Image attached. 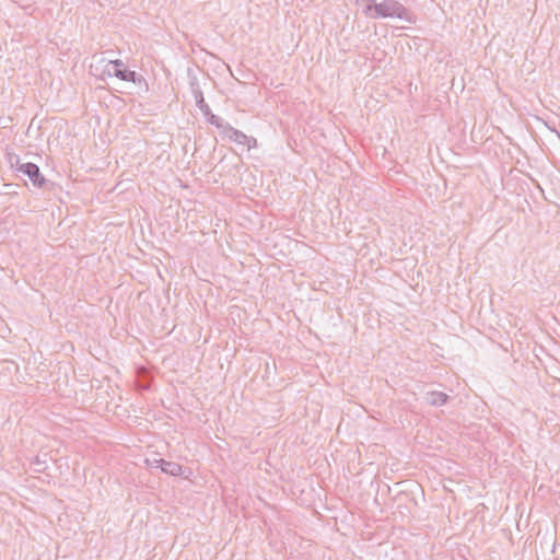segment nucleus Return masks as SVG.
I'll return each mask as SVG.
<instances>
[{
	"label": "nucleus",
	"instance_id": "1",
	"mask_svg": "<svg viewBox=\"0 0 560 560\" xmlns=\"http://www.w3.org/2000/svg\"><path fill=\"white\" fill-rule=\"evenodd\" d=\"M354 4L362 8V13L369 19L397 18L413 22L412 13L397 0H384L380 3L375 0H355Z\"/></svg>",
	"mask_w": 560,
	"mask_h": 560
},
{
	"label": "nucleus",
	"instance_id": "2",
	"mask_svg": "<svg viewBox=\"0 0 560 560\" xmlns=\"http://www.w3.org/2000/svg\"><path fill=\"white\" fill-rule=\"evenodd\" d=\"M103 75H114L121 81L131 82L135 84L145 83V80L141 74L128 69L125 62L120 59L109 60L103 70Z\"/></svg>",
	"mask_w": 560,
	"mask_h": 560
},
{
	"label": "nucleus",
	"instance_id": "3",
	"mask_svg": "<svg viewBox=\"0 0 560 560\" xmlns=\"http://www.w3.org/2000/svg\"><path fill=\"white\" fill-rule=\"evenodd\" d=\"M18 172H21L23 175L27 176L32 184L37 188H44L48 180L40 173L39 167L34 163H24L18 167Z\"/></svg>",
	"mask_w": 560,
	"mask_h": 560
},
{
	"label": "nucleus",
	"instance_id": "4",
	"mask_svg": "<svg viewBox=\"0 0 560 560\" xmlns=\"http://www.w3.org/2000/svg\"><path fill=\"white\" fill-rule=\"evenodd\" d=\"M223 136L237 144L246 145L248 150L257 147V140L254 137L245 135L243 131L233 128L231 125L228 126Z\"/></svg>",
	"mask_w": 560,
	"mask_h": 560
},
{
	"label": "nucleus",
	"instance_id": "5",
	"mask_svg": "<svg viewBox=\"0 0 560 560\" xmlns=\"http://www.w3.org/2000/svg\"><path fill=\"white\" fill-rule=\"evenodd\" d=\"M190 86H191V90H192V94H194L197 107L200 109V112L203 115H210V107L206 103L205 97H203V93L200 90L199 84L196 81V79L190 81Z\"/></svg>",
	"mask_w": 560,
	"mask_h": 560
},
{
	"label": "nucleus",
	"instance_id": "6",
	"mask_svg": "<svg viewBox=\"0 0 560 560\" xmlns=\"http://www.w3.org/2000/svg\"><path fill=\"white\" fill-rule=\"evenodd\" d=\"M450 399V396L443 392H428L424 396L425 404L432 407H440L445 405Z\"/></svg>",
	"mask_w": 560,
	"mask_h": 560
},
{
	"label": "nucleus",
	"instance_id": "7",
	"mask_svg": "<svg viewBox=\"0 0 560 560\" xmlns=\"http://www.w3.org/2000/svg\"><path fill=\"white\" fill-rule=\"evenodd\" d=\"M161 464L162 466L160 469L166 475L177 477L183 474L182 466L175 462H168L164 459V462H162Z\"/></svg>",
	"mask_w": 560,
	"mask_h": 560
},
{
	"label": "nucleus",
	"instance_id": "8",
	"mask_svg": "<svg viewBox=\"0 0 560 560\" xmlns=\"http://www.w3.org/2000/svg\"><path fill=\"white\" fill-rule=\"evenodd\" d=\"M205 116L207 117V121L209 124L213 125L214 127H217L221 131L222 135L225 131V129L228 128V126L230 125L229 122H224L223 119H221L217 115L212 114L211 110H210V115H205Z\"/></svg>",
	"mask_w": 560,
	"mask_h": 560
},
{
	"label": "nucleus",
	"instance_id": "9",
	"mask_svg": "<svg viewBox=\"0 0 560 560\" xmlns=\"http://www.w3.org/2000/svg\"><path fill=\"white\" fill-rule=\"evenodd\" d=\"M47 454H44V456H35L34 460H33V465H34V470L36 472H44L47 468L46 464H47Z\"/></svg>",
	"mask_w": 560,
	"mask_h": 560
},
{
	"label": "nucleus",
	"instance_id": "10",
	"mask_svg": "<svg viewBox=\"0 0 560 560\" xmlns=\"http://www.w3.org/2000/svg\"><path fill=\"white\" fill-rule=\"evenodd\" d=\"M5 160L10 164L11 168H15L18 171V167L22 164L20 162V156L13 152H5Z\"/></svg>",
	"mask_w": 560,
	"mask_h": 560
},
{
	"label": "nucleus",
	"instance_id": "11",
	"mask_svg": "<svg viewBox=\"0 0 560 560\" xmlns=\"http://www.w3.org/2000/svg\"><path fill=\"white\" fill-rule=\"evenodd\" d=\"M162 462H164L163 458H153V459H147V464L151 467L161 468Z\"/></svg>",
	"mask_w": 560,
	"mask_h": 560
}]
</instances>
